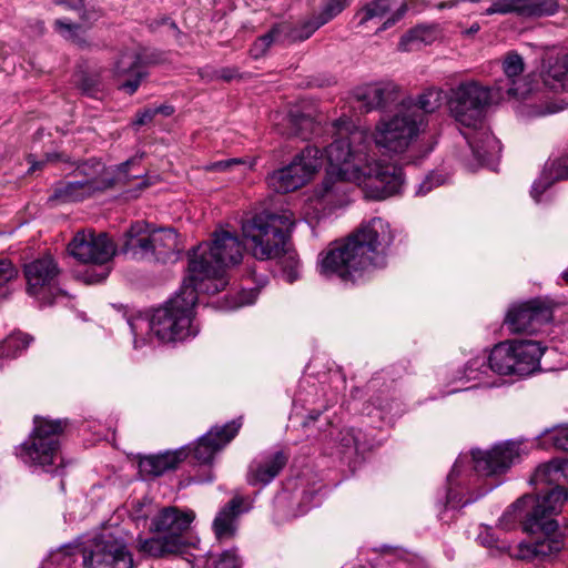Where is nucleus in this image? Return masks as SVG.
Masks as SVG:
<instances>
[{
	"mask_svg": "<svg viewBox=\"0 0 568 568\" xmlns=\"http://www.w3.org/2000/svg\"><path fill=\"white\" fill-rule=\"evenodd\" d=\"M288 122L292 124L290 135L300 136L303 140L307 139L306 130L313 126V122L308 116L305 115H291Z\"/></svg>",
	"mask_w": 568,
	"mask_h": 568,
	"instance_id": "c03bdc74",
	"label": "nucleus"
},
{
	"mask_svg": "<svg viewBox=\"0 0 568 568\" xmlns=\"http://www.w3.org/2000/svg\"><path fill=\"white\" fill-rule=\"evenodd\" d=\"M68 251L82 263L105 264L114 254V245L105 233L79 231L69 243Z\"/></svg>",
	"mask_w": 568,
	"mask_h": 568,
	"instance_id": "2eb2a0df",
	"label": "nucleus"
},
{
	"mask_svg": "<svg viewBox=\"0 0 568 568\" xmlns=\"http://www.w3.org/2000/svg\"><path fill=\"white\" fill-rule=\"evenodd\" d=\"M444 176L440 173L433 172L425 178L419 184L417 194L425 195L433 190V187L442 185L444 183Z\"/></svg>",
	"mask_w": 568,
	"mask_h": 568,
	"instance_id": "09e8293b",
	"label": "nucleus"
},
{
	"mask_svg": "<svg viewBox=\"0 0 568 568\" xmlns=\"http://www.w3.org/2000/svg\"><path fill=\"white\" fill-rule=\"evenodd\" d=\"M294 224V215L288 210L263 211L242 222V234L248 242L252 255L260 261L282 257L290 282L296 280L300 264L290 241Z\"/></svg>",
	"mask_w": 568,
	"mask_h": 568,
	"instance_id": "20e7f679",
	"label": "nucleus"
},
{
	"mask_svg": "<svg viewBox=\"0 0 568 568\" xmlns=\"http://www.w3.org/2000/svg\"><path fill=\"white\" fill-rule=\"evenodd\" d=\"M320 414H321L320 412H317V413H311V414L307 416V419L305 420V423H304V424H305V425H308L311 422H315V420L318 418Z\"/></svg>",
	"mask_w": 568,
	"mask_h": 568,
	"instance_id": "69168bd1",
	"label": "nucleus"
},
{
	"mask_svg": "<svg viewBox=\"0 0 568 568\" xmlns=\"http://www.w3.org/2000/svg\"><path fill=\"white\" fill-rule=\"evenodd\" d=\"M445 98V93L440 88L430 87L420 93L417 99L412 97L403 99L399 104L406 108V104L414 106L415 113L420 116V126H424L425 114L435 112L440 108Z\"/></svg>",
	"mask_w": 568,
	"mask_h": 568,
	"instance_id": "2f4dec72",
	"label": "nucleus"
},
{
	"mask_svg": "<svg viewBox=\"0 0 568 568\" xmlns=\"http://www.w3.org/2000/svg\"><path fill=\"white\" fill-rule=\"evenodd\" d=\"M495 13L505 14V9L500 0H496L489 8L486 9L485 14L491 16Z\"/></svg>",
	"mask_w": 568,
	"mask_h": 568,
	"instance_id": "13d9d810",
	"label": "nucleus"
},
{
	"mask_svg": "<svg viewBox=\"0 0 568 568\" xmlns=\"http://www.w3.org/2000/svg\"><path fill=\"white\" fill-rule=\"evenodd\" d=\"M154 111V114H162L164 116H170L174 113V108L169 104H161L159 106L152 108Z\"/></svg>",
	"mask_w": 568,
	"mask_h": 568,
	"instance_id": "bf43d9fd",
	"label": "nucleus"
},
{
	"mask_svg": "<svg viewBox=\"0 0 568 568\" xmlns=\"http://www.w3.org/2000/svg\"><path fill=\"white\" fill-rule=\"evenodd\" d=\"M558 527L551 531L538 529L526 531L529 535L541 532L544 538H538L532 542H519L508 548L509 556L518 560L545 559L560 552L565 547L564 538L557 534Z\"/></svg>",
	"mask_w": 568,
	"mask_h": 568,
	"instance_id": "aec40b11",
	"label": "nucleus"
},
{
	"mask_svg": "<svg viewBox=\"0 0 568 568\" xmlns=\"http://www.w3.org/2000/svg\"><path fill=\"white\" fill-rule=\"evenodd\" d=\"M33 338L24 333L18 332L9 335L0 342V357H14L26 349Z\"/></svg>",
	"mask_w": 568,
	"mask_h": 568,
	"instance_id": "c9c22d12",
	"label": "nucleus"
},
{
	"mask_svg": "<svg viewBox=\"0 0 568 568\" xmlns=\"http://www.w3.org/2000/svg\"><path fill=\"white\" fill-rule=\"evenodd\" d=\"M287 460L288 456L283 450L253 460L248 468L247 483L252 486L270 484L286 466Z\"/></svg>",
	"mask_w": 568,
	"mask_h": 568,
	"instance_id": "b1692460",
	"label": "nucleus"
},
{
	"mask_svg": "<svg viewBox=\"0 0 568 568\" xmlns=\"http://www.w3.org/2000/svg\"><path fill=\"white\" fill-rule=\"evenodd\" d=\"M242 498H232L216 515L213 530L219 540L230 539L235 535V520L241 513Z\"/></svg>",
	"mask_w": 568,
	"mask_h": 568,
	"instance_id": "7c9ffc66",
	"label": "nucleus"
},
{
	"mask_svg": "<svg viewBox=\"0 0 568 568\" xmlns=\"http://www.w3.org/2000/svg\"><path fill=\"white\" fill-rule=\"evenodd\" d=\"M241 426V420L235 419L222 427H212L199 439L193 450L194 458L201 464L211 463L214 455L237 435Z\"/></svg>",
	"mask_w": 568,
	"mask_h": 568,
	"instance_id": "412c9836",
	"label": "nucleus"
},
{
	"mask_svg": "<svg viewBox=\"0 0 568 568\" xmlns=\"http://www.w3.org/2000/svg\"><path fill=\"white\" fill-rule=\"evenodd\" d=\"M74 83L83 94L95 97L101 92V75L99 72L79 71L74 74Z\"/></svg>",
	"mask_w": 568,
	"mask_h": 568,
	"instance_id": "4c0bfd02",
	"label": "nucleus"
},
{
	"mask_svg": "<svg viewBox=\"0 0 568 568\" xmlns=\"http://www.w3.org/2000/svg\"><path fill=\"white\" fill-rule=\"evenodd\" d=\"M345 7L346 0H326L322 12L317 17L297 27L302 32L300 40L308 39L320 27L339 14Z\"/></svg>",
	"mask_w": 568,
	"mask_h": 568,
	"instance_id": "f704fd0d",
	"label": "nucleus"
},
{
	"mask_svg": "<svg viewBox=\"0 0 568 568\" xmlns=\"http://www.w3.org/2000/svg\"><path fill=\"white\" fill-rule=\"evenodd\" d=\"M54 2L74 10H80L84 7V0H54Z\"/></svg>",
	"mask_w": 568,
	"mask_h": 568,
	"instance_id": "4d7b16f0",
	"label": "nucleus"
},
{
	"mask_svg": "<svg viewBox=\"0 0 568 568\" xmlns=\"http://www.w3.org/2000/svg\"><path fill=\"white\" fill-rule=\"evenodd\" d=\"M153 54L146 52H140L135 50H125L121 52L116 60L113 73L115 77H129L124 81L120 89L132 95L135 93L141 84V81L146 77L145 67L155 63Z\"/></svg>",
	"mask_w": 568,
	"mask_h": 568,
	"instance_id": "6ab92c4d",
	"label": "nucleus"
},
{
	"mask_svg": "<svg viewBox=\"0 0 568 568\" xmlns=\"http://www.w3.org/2000/svg\"><path fill=\"white\" fill-rule=\"evenodd\" d=\"M100 190L93 179L59 182L53 189V193L49 196V202L69 203L82 201L91 196L95 191Z\"/></svg>",
	"mask_w": 568,
	"mask_h": 568,
	"instance_id": "cd10ccee",
	"label": "nucleus"
},
{
	"mask_svg": "<svg viewBox=\"0 0 568 568\" xmlns=\"http://www.w3.org/2000/svg\"><path fill=\"white\" fill-rule=\"evenodd\" d=\"M301 34L302 32L297 27H293L288 22L278 23L274 26L267 33L255 40L250 49V54L254 59H258L267 52L268 48L273 43L301 41Z\"/></svg>",
	"mask_w": 568,
	"mask_h": 568,
	"instance_id": "bb28decb",
	"label": "nucleus"
},
{
	"mask_svg": "<svg viewBox=\"0 0 568 568\" xmlns=\"http://www.w3.org/2000/svg\"><path fill=\"white\" fill-rule=\"evenodd\" d=\"M560 473H562V483H568V459L559 460Z\"/></svg>",
	"mask_w": 568,
	"mask_h": 568,
	"instance_id": "052dcab7",
	"label": "nucleus"
},
{
	"mask_svg": "<svg viewBox=\"0 0 568 568\" xmlns=\"http://www.w3.org/2000/svg\"><path fill=\"white\" fill-rule=\"evenodd\" d=\"M559 180H568V153L546 164L542 176L531 187V196L539 201L541 193Z\"/></svg>",
	"mask_w": 568,
	"mask_h": 568,
	"instance_id": "473e14b6",
	"label": "nucleus"
},
{
	"mask_svg": "<svg viewBox=\"0 0 568 568\" xmlns=\"http://www.w3.org/2000/svg\"><path fill=\"white\" fill-rule=\"evenodd\" d=\"M200 291L202 290L199 284L187 276L180 291L153 311L149 326L160 341H183L197 334V328L192 325V318Z\"/></svg>",
	"mask_w": 568,
	"mask_h": 568,
	"instance_id": "423d86ee",
	"label": "nucleus"
},
{
	"mask_svg": "<svg viewBox=\"0 0 568 568\" xmlns=\"http://www.w3.org/2000/svg\"><path fill=\"white\" fill-rule=\"evenodd\" d=\"M18 272L9 260H0V288L4 287L10 281L16 278Z\"/></svg>",
	"mask_w": 568,
	"mask_h": 568,
	"instance_id": "8fccbe9b",
	"label": "nucleus"
},
{
	"mask_svg": "<svg viewBox=\"0 0 568 568\" xmlns=\"http://www.w3.org/2000/svg\"><path fill=\"white\" fill-rule=\"evenodd\" d=\"M549 78L559 82L562 87L568 85V54L558 58L554 64L547 70L546 83H549Z\"/></svg>",
	"mask_w": 568,
	"mask_h": 568,
	"instance_id": "a19ab883",
	"label": "nucleus"
},
{
	"mask_svg": "<svg viewBox=\"0 0 568 568\" xmlns=\"http://www.w3.org/2000/svg\"><path fill=\"white\" fill-rule=\"evenodd\" d=\"M505 14L515 13L524 18L551 16L557 12L556 0H500Z\"/></svg>",
	"mask_w": 568,
	"mask_h": 568,
	"instance_id": "c756f323",
	"label": "nucleus"
},
{
	"mask_svg": "<svg viewBox=\"0 0 568 568\" xmlns=\"http://www.w3.org/2000/svg\"><path fill=\"white\" fill-rule=\"evenodd\" d=\"M121 251L132 260L151 261L153 251L150 225L142 221L133 223L124 234Z\"/></svg>",
	"mask_w": 568,
	"mask_h": 568,
	"instance_id": "5701e85b",
	"label": "nucleus"
},
{
	"mask_svg": "<svg viewBox=\"0 0 568 568\" xmlns=\"http://www.w3.org/2000/svg\"><path fill=\"white\" fill-rule=\"evenodd\" d=\"M530 483L540 489L551 487L544 494L525 495L517 499L499 520L504 529H511L517 521L524 531H551L558 527L554 517L561 511L564 503L568 499V491L561 486L562 473L559 460L540 465L531 476Z\"/></svg>",
	"mask_w": 568,
	"mask_h": 568,
	"instance_id": "7ed1b4c3",
	"label": "nucleus"
},
{
	"mask_svg": "<svg viewBox=\"0 0 568 568\" xmlns=\"http://www.w3.org/2000/svg\"><path fill=\"white\" fill-rule=\"evenodd\" d=\"M495 90L478 82H463L450 90L448 108L460 125L477 130L484 119L485 109L493 100Z\"/></svg>",
	"mask_w": 568,
	"mask_h": 568,
	"instance_id": "9b49d317",
	"label": "nucleus"
},
{
	"mask_svg": "<svg viewBox=\"0 0 568 568\" xmlns=\"http://www.w3.org/2000/svg\"><path fill=\"white\" fill-rule=\"evenodd\" d=\"M475 470L483 476L505 473L520 457V444L508 440L489 450H473Z\"/></svg>",
	"mask_w": 568,
	"mask_h": 568,
	"instance_id": "dca6fc26",
	"label": "nucleus"
},
{
	"mask_svg": "<svg viewBox=\"0 0 568 568\" xmlns=\"http://www.w3.org/2000/svg\"><path fill=\"white\" fill-rule=\"evenodd\" d=\"M544 352L536 341H506L494 346L488 366L498 375L525 377L538 369Z\"/></svg>",
	"mask_w": 568,
	"mask_h": 568,
	"instance_id": "9d476101",
	"label": "nucleus"
},
{
	"mask_svg": "<svg viewBox=\"0 0 568 568\" xmlns=\"http://www.w3.org/2000/svg\"><path fill=\"white\" fill-rule=\"evenodd\" d=\"M333 126L334 141L325 149L328 169L316 195L325 197L346 181L362 185L366 197L372 200L398 194L404 184L402 168L388 162H368V135L352 128L348 119H339Z\"/></svg>",
	"mask_w": 568,
	"mask_h": 568,
	"instance_id": "f257e3e1",
	"label": "nucleus"
},
{
	"mask_svg": "<svg viewBox=\"0 0 568 568\" xmlns=\"http://www.w3.org/2000/svg\"><path fill=\"white\" fill-rule=\"evenodd\" d=\"M501 69L506 80L497 81L493 88L497 99L526 100L531 89L520 78L525 71L524 58L516 51H509L503 57Z\"/></svg>",
	"mask_w": 568,
	"mask_h": 568,
	"instance_id": "f3484780",
	"label": "nucleus"
},
{
	"mask_svg": "<svg viewBox=\"0 0 568 568\" xmlns=\"http://www.w3.org/2000/svg\"><path fill=\"white\" fill-rule=\"evenodd\" d=\"M151 242L152 260L161 263H174L179 260L183 247L174 229H152Z\"/></svg>",
	"mask_w": 568,
	"mask_h": 568,
	"instance_id": "393cba45",
	"label": "nucleus"
},
{
	"mask_svg": "<svg viewBox=\"0 0 568 568\" xmlns=\"http://www.w3.org/2000/svg\"><path fill=\"white\" fill-rule=\"evenodd\" d=\"M479 30H480L479 23L475 22L470 26V28L466 29L463 33L465 36H473V34L477 33Z\"/></svg>",
	"mask_w": 568,
	"mask_h": 568,
	"instance_id": "e2e57ef3",
	"label": "nucleus"
},
{
	"mask_svg": "<svg viewBox=\"0 0 568 568\" xmlns=\"http://www.w3.org/2000/svg\"><path fill=\"white\" fill-rule=\"evenodd\" d=\"M55 30L65 39H74L78 36L81 27L77 23H71L62 19H58L54 22Z\"/></svg>",
	"mask_w": 568,
	"mask_h": 568,
	"instance_id": "de8ad7c7",
	"label": "nucleus"
},
{
	"mask_svg": "<svg viewBox=\"0 0 568 568\" xmlns=\"http://www.w3.org/2000/svg\"><path fill=\"white\" fill-rule=\"evenodd\" d=\"M422 131L420 116L414 106L398 105L394 114L382 116L375 124L372 139L375 146L389 154H402Z\"/></svg>",
	"mask_w": 568,
	"mask_h": 568,
	"instance_id": "1a4fd4ad",
	"label": "nucleus"
},
{
	"mask_svg": "<svg viewBox=\"0 0 568 568\" xmlns=\"http://www.w3.org/2000/svg\"><path fill=\"white\" fill-rule=\"evenodd\" d=\"M155 118L154 111L152 108H145L141 111L136 112L135 119L132 122L134 126H142L151 123Z\"/></svg>",
	"mask_w": 568,
	"mask_h": 568,
	"instance_id": "603ef678",
	"label": "nucleus"
},
{
	"mask_svg": "<svg viewBox=\"0 0 568 568\" xmlns=\"http://www.w3.org/2000/svg\"><path fill=\"white\" fill-rule=\"evenodd\" d=\"M134 163V160H130V161H126L124 163L121 164L122 169L124 172H126V169L132 164Z\"/></svg>",
	"mask_w": 568,
	"mask_h": 568,
	"instance_id": "338daca9",
	"label": "nucleus"
},
{
	"mask_svg": "<svg viewBox=\"0 0 568 568\" xmlns=\"http://www.w3.org/2000/svg\"><path fill=\"white\" fill-rule=\"evenodd\" d=\"M187 455L185 448H180L142 457L139 460L140 473L146 477H159L169 470L176 469Z\"/></svg>",
	"mask_w": 568,
	"mask_h": 568,
	"instance_id": "a878e982",
	"label": "nucleus"
},
{
	"mask_svg": "<svg viewBox=\"0 0 568 568\" xmlns=\"http://www.w3.org/2000/svg\"><path fill=\"white\" fill-rule=\"evenodd\" d=\"M552 320L549 303L535 298L513 306L506 316L505 324L513 333L534 334Z\"/></svg>",
	"mask_w": 568,
	"mask_h": 568,
	"instance_id": "4468645a",
	"label": "nucleus"
},
{
	"mask_svg": "<svg viewBox=\"0 0 568 568\" xmlns=\"http://www.w3.org/2000/svg\"><path fill=\"white\" fill-rule=\"evenodd\" d=\"M240 163H241L240 159H230V160H224V161H217V162L212 163L207 168V170H211V171H226L231 166H233L235 164H240Z\"/></svg>",
	"mask_w": 568,
	"mask_h": 568,
	"instance_id": "864d4df0",
	"label": "nucleus"
},
{
	"mask_svg": "<svg viewBox=\"0 0 568 568\" xmlns=\"http://www.w3.org/2000/svg\"><path fill=\"white\" fill-rule=\"evenodd\" d=\"M241 559L235 550L223 551L214 564V568H240Z\"/></svg>",
	"mask_w": 568,
	"mask_h": 568,
	"instance_id": "49530a36",
	"label": "nucleus"
},
{
	"mask_svg": "<svg viewBox=\"0 0 568 568\" xmlns=\"http://www.w3.org/2000/svg\"><path fill=\"white\" fill-rule=\"evenodd\" d=\"M393 0H372L364 4L357 12L359 24H365L369 20L385 19L378 31H384L395 26L406 14L408 7L402 2L395 9Z\"/></svg>",
	"mask_w": 568,
	"mask_h": 568,
	"instance_id": "4be33fe9",
	"label": "nucleus"
},
{
	"mask_svg": "<svg viewBox=\"0 0 568 568\" xmlns=\"http://www.w3.org/2000/svg\"><path fill=\"white\" fill-rule=\"evenodd\" d=\"M255 298H256V293L254 291L242 292L239 296V301L231 307H240L243 305L252 304V303H254Z\"/></svg>",
	"mask_w": 568,
	"mask_h": 568,
	"instance_id": "5fc2aeb1",
	"label": "nucleus"
},
{
	"mask_svg": "<svg viewBox=\"0 0 568 568\" xmlns=\"http://www.w3.org/2000/svg\"><path fill=\"white\" fill-rule=\"evenodd\" d=\"M239 75V70L236 68H222L217 71V78L224 81H232Z\"/></svg>",
	"mask_w": 568,
	"mask_h": 568,
	"instance_id": "6e6d98bb",
	"label": "nucleus"
},
{
	"mask_svg": "<svg viewBox=\"0 0 568 568\" xmlns=\"http://www.w3.org/2000/svg\"><path fill=\"white\" fill-rule=\"evenodd\" d=\"M376 89L383 94H378L379 110H385L396 104L400 99V87L392 81L376 83Z\"/></svg>",
	"mask_w": 568,
	"mask_h": 568,
	"instance_id": "58836bf2",
	"label": "nucleus"
},
{
	"mask_svg": "<svg viewBox=\"0 0 568 568\" xmlns=\"http://www.w3.org/2000/svg\"><path fill=\"white\" fill-rule=\"evenodd\" d=\"M561 278L568 284V267L561 273Z\"/></svg>",
	"mask_w": 568,
	"mask_h": 568,
	"instance_id": "774afa93",
	"label": "nucleus"
},
{
	"mask_svg": "<svg viewBox=\"0 0 568 568\" xmlns=\"http://www.w3.org/2000/svg\"><path fill=\"white\" fill-rule=\"evenodd\" d=\"M473 155L478 164H488L500 152V142L483 125L470 135L465 134Z\"/></svg>",
	"mask_w": 568,
	"mask_h": 568,
	"instance_id": "c85d7f7f",
	"label": "nucleus"
},
{
	"mask_svg": "<svg viewBox=\"0 0 568 568\" xmlns=\"http://www.w3.org/2000/svg\"><path fill=\"white\" fill-rule=\"evenodd\" d=\"M243 250L235 234L223 230L215 231L211 243L200 244L190 254L189 277L207 293L222 291L226 285L223 278L225 270L241 262Z\"/></svg>",
	"mask_w": 568,
	"mask_h": 568,
	"instance_id": "39448f33",
	"label": "nucleus"
},
{
	"mask_svg": "<svg viewBox=\"0 0 568 568\" xmlns=\"http://www.w3.org/2000/svg\"><path fill=\"white\" fill-rule=\"evenodd\" d=\"M566 104L562 101H549L545 102L540 105L537 104H526L521 109V113L527 116H542L547 114H552L566 109Z\"/></svg>",
	"mask_w": 568,
	"mask_h": 568,
	"instance_id": "ea45409f",
	"label": "nucleus"
},
{
	"mask_svg": "<svg viewBox=\"0 0 568 568\" xmlns=\"http://www.w3.org/2000/svg\"><path fill=\"white\" fill-rule=\"evenodd\" d=\"M394 241L390 225L381 217L361 224L318 256L320 273L353 285L364 283L386 266V251Z\"/></svg>",
	"mask_w": 568,
	"mask_h": 568,
	"instance_id": "f03ea898",
	"label": "nucleus"
},
{
	"mask_svg": "<svg viewBox=\"0 0 568 568\" xmlns=\"http://www.w3.org/2000/svg\"><path fill=\"white\" fill-rule=\"evenodd\" d=\"M68 419H51L43 416L33 417V428L29 437L17 447V456L29 466L40 467L45 471H55L53 466L60 459L61 436L68 427Z\"/></svg>",
	"mask_w": 568,
	"mask_h": 568,
	"instance_id": "0eeeda50",
	"label": "nucleus"
},
{
	"mask_svg": "<svg viewBox=\"0 0 568 568\" xmlns=\"http://www.w3.org/2000/svg\"><path fill=\"white\" fill-rule=\"evenodd\" d=\"M23 272L30 295L39 296L44 292L54 294L53 291L62 294V291L55 287L60 268L51 255H44L26 264Z\"/></svg>",
	"mask_w": 568,
	"mask_h": 568,
	"instance_id": "a211bd4d",
	"label": "nucleus"
},
{
	"mask_svg": "<svg viewBox=\"0 0 568 568\" xmlns=\"http://www.w3.org/2000/svg\"><path fill=\"white\" fill-rule=\"evenodd\" d=\"M551 440L557 448L568 452V425L557 428L551 434Z\"/></svg>",
	"mask_w": 568,
	"mask_h": 568,
	"instance_id": "3c124183",
	"label": "nucleus"
},
{
	"mask_svg": "<svg viewBox=\"0 0 568 568\" xmlns=\"http://www.w3.org/2000/svg\"><path fill=\"white\" fill-rule=\"evenodd\" d=\"M486 372V359L484 357H475L467 362L464 369V377L467 381H479Z\"/></svg>",
	"mask_w": 568,
	"mask_h": 568,
	"instance_id": "37998d69",
	"label": "nucleus"
},
{
	"mask_svg": "<svg viewBox=\"0 0 568 568\" xmlns=\"http://www.w3.org/2000/svg\"><path fill=\"white\" fill-rule=\"evenodd\" d=\"M195 515L192 510H180L170 506L162 508L151 520L150 530L158 536L139 539V550L151 557L180 554L186 546L184 534Z\"/></svg>",
	"mask_w": 568,
	"mask_h": 568,
	"instance_id": "6e6552de",
	"label": "nucleus"
},
{
	"mask_svg": "<svg viewBox=\"0 0 568 568\" xmlns=\"http://www.w3.org/2000/svg\"><path fill=\"white\" fill-rule=\"evenodd\" d=\"M101 162L97 160H90L77 166V169L73 172V175L78 180H89L92 178L93 181L97 182V186H99V176L101 175Z\"/></svg>",
	"mask_w": 568,
	"mask_h": 568,
	"instance_id": "79ce46f5",
	"label": "nucleus"
},
{
	"mask_svg": "<svg viewBox=\"0 0 568 568\" xmlns=\"http://www.w3.org/2000/svg\"><path fill=\"white\" fill-rule=\"evenodd\" d=\"M322 163V151L307 145L288 165L272 172L266 179L267 185L277 193L293 192L303 186Z\"/></svg>",
	"mask_w": 568,
	"mask_h": 568,
	"instance_id": "ddd939ff",
	"label": "nucleus"
},
{
	"mask_svg": "<svg viewBox=\"0 0 568 568\" xmlns=\"http://www.w3.org/2000/svg\"><path fill=\"white\" fill-rule=\"evenodd\" d=\"M82 568H134L133 556L122 537L103 532L80 546Z\"/></svg>",
	"mask_w": 568,
	"mask_h": 568,
	"instance_id": "f8f14e48",
	"label": "nucleus"
},
{
	"mask_svg": "<svg viewBox=\"0 0 568 568\" xmlns=\"http://www.w3.org/2000/svg\"><path fill=\"white\" fill-rule=\"evenodd\" d=\"M358 435L355 428H344L338 434V443L343 449L354 448L358 450Z\"/></svg>",
	"mask_w": 568,
	"mask_h": 568,
	"instance_id": "a18cd8bd",
	"label": "nucleus"
},
{
	"mask_svg": "<svg viewBox=\"0 0 568 568\" xmlns=\"http://www.w3.org/2000/svg\"><path fill=\"white\" fill-rule=\"evenodd\" d=\"M440 37L437 24H419L408 30L399 40L398 48L402 51H413L422 45L434 43Z\"/></svg>",
	"mask_w": 568,
	"mask_h": 568,
	"instance_id": "72a5a7b5",
	"label": "nucleus"
},
{
	"mask_svg": "<svg viewBox=\"0 0 568 568\" xmlns=\"http://www.w3.org/2000/svg\"><path fill=\"white\" fill-rule=\"evenodd\" d=\"M45 158H47V162H55V161H59V160L67 161L64 159V155L60 154V153H48Z\"/></svg>",
	"mask_w": 568,
	"mask_h": 568,
	"instance_id": "680f3d73",
	"label": "nucleus"
},
{
	"mask_svg": "<svg viewBox=\"0 0 568 568\" xmlns=\"http://www.w3.org/2000/svg\"><path fill=\"white\" fill-rule=\"evenodd\" d=\"M378 94H383V92L376 89V83L357 88L354 91V98L361 103V109L366 113L381 109Z\"/></svg>",
	"mask_w": 568,
	"mask_h": 568,
	"instance_id": "e433bc0d",
	"label": "nucleus"
},
{
	"mask_svg": "<svg viewBox=\"0 0 568 568\" xmlns=\"http://www.w3.org/2000/svg\"><path fill=\"white\" fill-rule=\"evenodd\" d=\"M164 23H168L170 26L171 30H174L176 32V34L181 33L180 29L178 28L176 23L173 20L164 19Z\"/></svg>",
	"mask_w": 568,
	"mask_h": 568,
	"instance_id": "0e129e2a",
	"label": "nucleus"
}]
</instances>
